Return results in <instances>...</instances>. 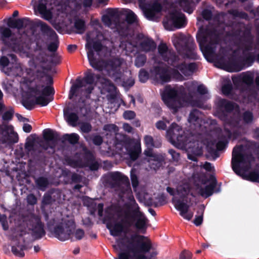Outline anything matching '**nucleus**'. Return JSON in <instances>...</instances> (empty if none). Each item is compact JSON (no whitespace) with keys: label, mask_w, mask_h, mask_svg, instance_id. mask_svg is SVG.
Segmentation results:
<instances>
[{"label":"nucleus","mask_w":259,"mask_h":259,"mask_svg":"<svg viewBox=\"0 0 259 259\" xmlns=\"http://www.w3.org/2000/svg\"><path fill=\"white\" fill-rule=\"evenodd\" d=\"M53 77L43 72L38 82L33 87H29L27 94L35 100L26 99L23 102V106L28 110L33 109L35 105L44 107L47 106L53 100L55 90L53 87Z\"/></svg>","instance_id":"f257e3e1"},{"label":"nucleus","mask_w":259,"mask_h":259,"mask_svg":"<svg viewBox=\"0 0 259 259\" xmlns=\"http://www.w3.org/2000/svg\"><path fill=\"white\" fill-rule=\"evenodd\" d=\"M105 220L109 221L106 226L110 230V234L119 236L121 233L126 234L132 223L129 221L130 213L128 211L123 210L118 204H112L106 210Z\"/></svg>","instance_id":"f03ea898"},{"label":"nucleus","mask_w":259,"mask_h":259,"mask_svg":"<svg viewBox=\"0 0 259 259\" xmlns=\"http://www.w3.org/2000/svg\"><path fill=\"white\" fill-rule=\"evenodd\" d=\"M117 245L120 250L131 251V253H146L152 248V243L149 239L138 234L132 235L130 237L125 236L117 240Z\"/></svg>","instance_id":"7ed1b4c3"},{"label":"nucleus","mask_w":259,"mask_h":259,"mask_svg":"<svg viewBox=\"0 0 259 259\" xmlns=\"http://www.w3.org/2000/svg\"><path fill=\"white\" fill-rule=\"evenodd\" d=\"M196 39L204 55L211 56L215 54V45L219 43V38L214 30L202 26L197 33Z\"/></svg>","instance_id":"20e7f679"},{"label":"nucleus","mask_w":259,"mask_h":259,"mask_svg":"<svg viewBox=\"0 0 259 259\" xmlns=\"http://www.w3.org/2000/svg\"><path fill=\"white\" fill-rule=\"evenodd\" d=\"M174 45L178 52L184 53L186 58L195 60L199 59V57L196 52V46L191 36L180 34Z\"/></svg>","instance_id":"39448f33"},{"label":"nucleus","mask_w":259,"mask_h":259,"mask_svg":"<svg viewBox=\"0 0 259 259\" xmlns=\"http://www.w3.org/2000/svg\"><path fill=\"white\" fill-rule=\"evenodd\" d=\"M104 46L100 40L93 41L92 42H88L85 45L87 50V57L90 65L95 69L101 71L103 70V60L97 58L95 56V52L97 55L101 57V52Z\"/></svg>","instance_id":"423d86ee"},{"label":"nucleus","mask_w":259,"mask_h":259,"mask_svg":"<svg viewBox=\"0 0 259 259\" xmlns=\"http://www.w3.org/2000/svg\"><path fill=\"white\" fill-rule=\"evenodd\" d=\"M106 182L111 188L122 193L130 188L128 177L118 171L108 172L106 176Z\"/></svg>","instance_id":"0eeeda50"},{"label":"nucleus","mask_w":259,"mask_h":259,"mask_svg":"<svg viewBox=\"0 0 259 259\" xmlns=\"http://www.w3.org/2000/svg\"><path fill=\"white\" fill-rule=\"evenodd\" d=\"M242 145L236 146L233 149L231 166L233 170L238 176H241V164H249L252 156L242 153Z\"/></svg>","instance_id":"6e6552de"},{"label":"nucleus","mask_w":259,"mask_h":259,"mask_svg":"<svg viewBox=\"0 0 259 259\" xmlns=\"http://www.w3.org/2000/svg\"><path fill=\"white\" fill-rule=\"evenodd\" d=\"M75 222L72 220H68L64 224L62 223L56 225L53 229L49 227L54 236L60 241L68 240L74 232L75 229Z\"/></svg>","instance_id":"1a4fd4ad"},{"label":"nucleus","mask_w":259,"mask_h":259,"mask_svg":"<svg viewBox=\"0 0 259 259\" xmlns=\"http://www.w3.org/2000/svg\"><path fill=\"white\" fill-rule=\"evenodd\" d=\"M161 98L164 103L175 112L181 107V96L178 91L169 85L165 87Z\"/></svg>","instance_id":"9d476101"},{"label":"nucleus","mask_w":259,"mask_h":259,"mask_svg":"<svg viewBox=\"0 0 259 259\" xmlns=\"http://www.w3.org/2000/svg\"><path fill=\"white\" fill-rule=\"evenodd\" d=\"M103 70L104 69L107 74L115 82H121L122 73L121 71V62L118 58H113L104 61L103 60Z\"/></svg>","instance_id":"9b49d317"},{"label":"nucleus","mask_w":259,"mask_h":259,"mask_svg":"<svg viewBox=\"0 0 259 259\" xmlns=\"http://www.w3.org/2000/svg\"><path fill=\"white\" fill-rule=\"evenodd\" d=\"M25 223L28 229L31 231L32 236L35 239H40L46 235L44 224L38 216H30L25 220Z\"/></svg>","instance_id":"f8f14e48"},{"label":"nucleus","mask_w":259,"mask_h":259,"mask_svg":"<svg viewBox=\"0 0 259 259\" xmlns=\"http://www.w3.org/2000/svg\"><path fill=\"white\" fill-rule=\"evenodd\" d=\"M166 18L163 23L165 28L168 30H172L174 28H181L187 24L185 15L177 11L170 12Z\"/></svg>","instance_id":"ddd939ff"},{"label":"nucleus","mask_w":259,"mask_h":259,"mask_svg":"<svg viewBox=\"0 0 259 259\" xmlns=\"http://www.w3.org/2000/svg\"><path fill=\"white\" fill-rule=\"evenodd\" d=\"M166 136L171 142L177 141L179 144H185L188 140L181 127L175 122L166 131Z\"/></svg>","instance_id":"4468645a"},{"label":"nucleus","mask_w":259,"mask_h":259,"mask_svg":"<svg viewBox=\"0 0 259 259\" xmlns=\"http://www.w3.org/2000/svg\"><path fill=\"white\" fill-rule=\"evenodd\" d=\"M157 49L158 53L163 61L171 66L176 64L179 56L174 51L169 50L166 44L161 42Z\"/></svg>","instance_id":"2eb2a0df"},{"label":"nucleus","mask_w":259,"mask_h":259,"mask_svg":"<svg viewBox=\"0 0 259 259\" xmlns=\"http://www.w3.org/2000/svg\"><path fill=\"white\" fill-rule=\"evenodd\" d=\"M235 105V103L225 99H220L217 103V110L220 114L221 119L229 124H231V121L227 113L232 112L234 109Z\"/></svg>","instance_id":"dca6fc26"},{"label":"nucleus","mask_w":259,"mask_h":259,"mask_svg":"<svg viewBox=\"0 0 259 259\" xmlns=\"http://www.w3.org/2000/svg\"><path fill=\"white\" fill-rule=\"evenodd\" d=\"M43 138L47 143L44 145L40 144V145L45 150H47L49 147L54 148L57 142L60 140L59 134L50 128L43 131Z\"/></svg>","instance_id":"f3484780"},{"label":"nucleus","mask_w":259,"mask_h":259,"mask_svg":"<svg viewBox=\"0 0 259 259\" xmlns=\"http://www.w3.org/2000/svg\"><path fill=\"white\" fill-rule=\"evenodd\" d=\"M132 219L137 220L135 223L136 228L142 233H145L147 229V219L144 214L140 211V207L135 208L132 211V214L130 215Z\"/></svg>","instance_id":"a211bd4d"},{"label":"nucleus","mask_w":259,"mask_h":259,"mask_svg":"<svg viewBox=\"0 0 259 259\" xmlns=\"http://www.w3.org/2000/svg\"><path fill=\"white\" fill-rule=\"evenodd\" d=\"M48 2V0H32L31 3H34V9L37 10L44 19L50 21L52 19L53 14L51 11L47 9Z\"/></svg>","instance_id":"6ab92c4d"},{"label":"nucleus","mask_w":259,"mask_h":259,"mask_svg":"<svg viewBox=\"0 0 259 259\" xmlns=\"http://www.w3.org/2000/svg\"><path fill=\"white\" fill-rule=\"evenodd\" d=\"M172 202L174 204L176 209L180 211V214L182 217L188 221L192 219L193 213L188 212L190 205L186 202H184L180 199L176 198V197L172 198Z\"/></svg>","instance_id":"aec40b11"},{"label":"nucleus","mask_w":259,"mask_h":259,"mask_svg":"<svg viewBox=\"0 0 259 259\" xmlns=\"http://www.w3.org/2000/svg\"><path fill=\"white\" fill-rule=\"evenodd\" d=\"M142 9L145 17L149 20H152L156 13L161 11L162 6L160 3L155 2L152 4H146Z\"/></svg>","instance_id":"412c9836"},{"label":"nucleus","mask_w":259,"mask_h":259,"mask_svg":"<svg viewBox=\"0 0 259 259\" xmlns=\"http://www.w3.org/2000/svg\"><path fill=\"white\" fill-rule=\"evenodd\" d=\"M233 83L235 85H236L237 89H240L243 91V88H242V83H244L247 85V88L251 87L253 83V77L248 74H243L242 76L236 77V78H232Z\"/></svg>","instance_id":"4be33fe9"},{"label":"nucleus","mask_w":259,"mask_h":259,"mask_svg":"<svg viewBox=\"0 0 259 259\" xmlns=\"http://www.w3.org/2000/svg\"><path fill=\"white\" fill-rule=\"evenodd\" d=\"M180 58L177 61L176 64L172 67L179 70L185 76L189 75L188 72L193 73L197 68V65L196 63H190L186 64L185 62L180 63Z\"/></svg>","instance_id":"5701e85b"},{"label":"nucleus","mask_w":259,"mask_h":259,"mask_svg":"<svg viewBox=\"0 0 259 259\" xmlns=\"http://www.w3.org/2000/svg\"><path fill=\"white\" fill-rule=\"evenodd\" d=\"M1 131L8 142L14 144L18 142V135L13 131L12 125H5Z\"/></svg>","instance_id":"b1692460"},{"label":"nucleus","mask_w":259,"mask_h":259,"mask_svg":"<svg viewBox=\"0 0 259 259\" xmlns=\"http://www.w3.org/2000/svg\"><path fill=\"white\" fill-rule=\"evenodd\" d=\"M32 25L35 27H40V31L44 34L51 37H57L58 36L55 31L47 23L40 20H37L32 22Z\"/></svg>","instance_id":"393cba45"},{"label":"nucleus","mask_w":259,"mask_h":259,"mask_svg":"<svg viewBox=\"0 0 259 259\" xmlns=\"http://www.w3.org/2000/svg\"><path fill=\"white\" fill-rule=\"evenodd\" d=\"M153 72L159 76L163 83L168 82L171 80V76L167 67L155 66L153 67Z\"/></svg>","instance_id":"a878e982"},{"label":"nucleus","mask_w":259,"mask_h":259,"mask_svg":"<svg viewBox=\"0 0 259 259\" xmlns=\"http://www.w3.org/2000/svg\"><path fill=\"white\" fill-rule=\"evenodd\" d=\"M211 182L209 185H206L204 188H201L199 189V194L205 198H207L212 195L214 189L217 186V181L215 178L212 176L210 177Z\"/></svg>","instance_id":"bb28decb"},{"label":"nucleus","mask_w":259,"mask_h":259,"mask_svg":"<svg viewBox=\"0 0 259 259\" xmlns=\"http://www.w3.org/2000/svg\"><path fill=\"white\" fill-rule=\"evenodd\" d=\"M126 151L131 160L134 161L137 160L141 152L140 144L135 143L133 145L128 144L126 147Z\"/></svg>","instance_id":"cd10ccee"},{"label":"nucleus","mask_w":259,"mask_h":259,"mask_svg":"<svg viewBox=\"0 0 259 259\" xmlns=\"http://www.w3.org/2000/svg\"><path fill=\"white\" fill-rule=\"evenodd\" d=\"M140 49L145 52L154 51L156 48L155 42L150 37H146L139 44Z\"/></svg>","instance_id":"c85d7f7f"},{"label":"nucleus","mask_w":259,"mask_h":259,"mask_svg":"<svg viewBox=\"0 0 259 259\" xmlns=\"http://www.w3.org/2000/svg\"><path fill=\"white\" fill-rule=\"evenodd\" d=\"M236 50V59L235 58H231L229 59V61L226 63V65L228 67L231 71H239L241 70L243 67L242 62L239 60V57H238V52Z\"/></svg>","instance_id":"c756f323"},{"label":"nucleus","mask_w":259,"mask_h":259,"mask_svg":"<svg viewBox=\"0 0 259 259\" xmlns=\"http://www.w3.org/2000/svg\"><path fill=\"white\" fill-rule=\"evenodd\" d=\"M24 41L21 36L19 37H12L8 45L6 46L14 50L21 51L24 47Z\"/></svg>","instance_id":"7c9ffc66"},{"label":"nucleus","mask_w":259,"mask_h":259,"mask_svg":"<svg viewBox=\"0 0 259 259\" xmlns=\"http://www.w3.org/2000/svg\"><path fill=\"white\" fill-rule=\"evenodd\" d=\"M131 251L124 250L118 254V258L116 259H147V257L144 254H142L141 253H132L131 254Z\"/></svg>","instance_id":"2f4dec72"},{"label":"nucleus","mask_w":259,"mask_h":259,"mask_svg":"<svg viewBox=\"0 0 259 259\" xmlns=\"http://www.w3.org/2000/svg\"><path fill=\"white\" fill-rule=\"evenodd\" d=\"M228 142L219 140L216 144V149H215L212 146H208L207 150L208 152L212 155L215 156V157H219L218 151H222L224 150L227 145L228 144Z\"/></svg>","instance_id":"473e14b6"},{"label":"nucleus","mask_w":259,"mask_h":259,"mask_svg":"<svg viewBox=\"0 0 259 259\" xmlns=\"http://www.w3.org/2000/svg\"><path fill=\"white\" fill-rule=\"evenodd\" d=\"M24 21H29L30 20L27 18L18 19L17 20H14L12 18H9L7 20V25L9 28L20 29L24 27Z\"/></svg>","instance_id":"72a5a7b5"},{"label":"nucleus","mask_w":259,"mask_h":259,"mask_svg":"<svg viewBox=\"0 0 259 259\" xmlns=\"http://www.w3.org/2000/svg\"><path fill=\"white\" fill-rule=\"evenodd\" d=\"M84 159L88 163V166L91 170H97L99 168V163L95 161L94 156L90 151H87L84 155Z\"/></svg>","instance_id":"f704fd0d"},{"label":"nucleus","mask_w":259,"mask_h":259,"mask_svg":"<svg viewBox=\"0 0 259 259\" xmlns=\"http://www.w3.org/2000/svg\"><path fill=\"white\" fill-rule=\"evenodd\" d=\"M12 32L11 30L4 26H0V39L5 45H8L9 44L7 38L12 36Z\"/></svg>","instance_id":"c9c22d12"},{"label":"nucleus","mask_w":259,"mask_h":259,"mask_svg":"<svg viewBox=\"0 0 259 259\" xmlns=\"http://www.w3.org/2000/svg\"><path fill=\"white\" fill-rule=\"evenodd\" d=\"M79 139V136L76 133L66 134L60 138V141L63 144L68 141L70 144L74 145L78 142Z\"/></svg>","instance_id":"e433bc0d"},{"label":"nucleus","mask_w":259,"mask_h":259,"mask_svg":"<svg viewBox=\"0 0 259 259\" xmlns=\"http://www.w3.org/2000/svg\"><path fill=\"white\" fill-rule=\"evenodd\" d=\"M85 86V85L83 84V81L80 79H76L75 83L71 87L69 95V99H71L74 96L77 97L78 96L77 92L79 89Z\"/></svg>","instance_id":"4c0bfd02"},{"label":"nucleus","mask_w":259,"mask_h":259,"mask_svg":"<svg viewBox=\"0 0 259 259\" xmlns=\"http://www.w3.org/2000/svg\"><path fill=\"white\" fill-rule=\"evenodd\" d=\"M228 124L225 122L224 123V128L223 131L222 129L220 128V132L219 133L218 135V138L219 140L221 141H225L229 142V140L232 137V133L231 131L226 127V125ZM232 123H231L232 125ZM229 125H230L229 124Z\"/></svg>","instance_id":"58836bf2"},{"label":"nucleus","mask_w":259,"mask_h":259,"mask_svg":"<svg viewBox=\"0 0 259 259\" xmlns=\"http://www.w3.org/2000/svg\"><path fill=\"white\" fill-rule=\"evenodd\" d=\"M64 114L67 121L72 126H75L79 119L78 115L75 113L69 112L66 111H64Z\"/></svg>","instance_id":"ea45409f"},{"label":"nucleus","mask_w":259,"mask_h":259,"mask_svg":"<svg viewBox=\"0 0 259 259\" xmlns=\"http://www.w3.org/2000/svg\"><path fill=\"white\" fill-rule=\"evenodd\" d=\"M204 209L205 206L204 205H200L198 206L197 210V215L195 216V218L193 221L194 224L196 226H199L202 223Z\"/></svg>","instance_id":"a19ab883"},{"label":"nucleus","mask_w":259,"mask_h":259,"mask_svg":"<svg viewBox=\"0 0 259 259\" xmlns=\"http://www.w3.org/2000/svg\"><path fill=\"white\" fill-rule=\"evenodd\" d=\"M243 58L242 61V65L247 67L251 66L256 61L255 55L252 52H248L246 55H243Z\"/></svg>","instance_id":"79ce46f5"},{"label":"nucleus","mask_w":259,"mask_h":259,"mask_svg":"<svg viewBox=\"0 0 259 259\" xmlns=\"http://www.w3.org/2000/svg\"><path fill=\"white\" fill-rule=\"evenodd\" d=\"M144 142L146 147L159 148L161 145V143L160 141H154L152 136L148 135L145 136Z\"/></svg>","instance_id":"37998d69"},{"label":"nucleus","mask_w":259,"mask_h":259,"mask_svg":"<svg viewBox=\"0 0 259 259\" xmlns=\"http://www.w3.org/2000/svg\"><path fill=\"white\" fill-rule=\"evenodd\" d=\"M74 28L77 33L82 34L85 30V23L84 20L78 18L75 20L74 23Z\"/></svg>","instance_id":"c03bdc74"},{"label":"nucleus","mask_w":259,"mask_h":259,"mask_svg":"<svg viewBox=\"0 0 259 259\" xmlns=\"http://www.w3.org/2000/svg\"><path fill=\"white\" fill-rule=\"evenodd\" d=\"M153 147H147V149L145 150L144 153L147 157L154 158V161L156 162L155 166H153V165L154 164V163H152L151 164V167L153 168L154 169H156L159 168L161 166V163L160 161H158L155 159V157L154 156L153 153Z\"/></svg>","instance_id":"a18cd8bd"},{"label":"nucleus","mask_w":259,"mask_h":259,"mask_svg":"<svg viewBox=\"0 0 259 259\" xmlns=\"http://www.w3.org/2000/svg\"><path fill=\"white\" fill-rule=\"evenodd\" d=\"M189 192V189L188 187L181 186L177 189V194L179 195L180 197L179 199L184 202H186V203L187 202L186 199ZM177 198L178 199V198Z\"/></svg>","instance_id":"49530a36"},{"label":"nucleus","mask_w":259,"mask_h":259,"mask_svg":"<svg viewBox=\"0 0 259 259\" xmlns=\"http://www.w3.org/2000/svg\"><path fill=\"white\" fill-rule=\"evenodd\" d=\"M24 249H25L24 247L20 246L19 243H18L16 245H13L12 246L11 251L15 256L19 257H23L25 256Z\"/></svg>","instance_id":"de8ad7c7"},{"label":"nucleus","mask_w":259,"mask_h":259,"mask_svg":"<svg viewBox=\"0 0 259 259\" xmlns=\"http://www.w3.org/2000/svg\"><path fill=\"white\" fill-rule=\"evenodd\" d=\"M35 184L38 189L45 191L49 185V181L46 178L40 177L35 180Z\"/></svg>","instance_id":"09e8293b"},{"label":"nucleus","mask_w":259,"mask_h":259,"mask_svg":"<svg viewBox=\"0 0 259 259\" xmlns=\"http://www.w3.org/2000/svg\"><path fill=\"white\" fill-rule=\"evenodd\" d=\"M179 5L184 11L189 14L193 13L194 9L189 0H180Z\"/></svg>","instance_id":"8fccbe9b"},{"label":"nucleus","mask_w":259,"mask_h":259,"mask_svg":"<svg viewBox=\"0 0 259 259\" xmlns=\"http://www.w3.org/2000/svg\"><path fill=\"white\" fill-rule=\"evenodd\" d=\"M84 204L88 207L90 214L95 215L97 208V203L93 199L88 198L84 201Z\"/></svg>","instance_id":"3c124183"},{"label":"nucleus","mask_w":259,"mask_h":259,"mask_svg":"<svg viewBox=\"0 0 259 259\" xmlns=\"http://www.w3.org/2000/svg\"><path fill=\"white\" fill-rule=\"evenodd\" d=\"M246 97L244 98L247 99L248 102H253L257 99V93L254 90L246 89Z\"/></svg>","instance_id":"603ef678"},{"label":"nucleus","mask_w":259,"mask_h":259,"mask_svg":"<svg viewBox=\"0 0 259 259\" xmlns=\"http://www.w3.org/2000/svg\"><path fill=\"white\" fill-rule=\"evenodd\" d=\"M147 57L145 54H138L135 60V65L138 68L143 67L146 63Z\"/></svg>","instance_id":"864d4df0"},{"label":"nucleus","mask_w":259,"mask_h":259,"mask_svg":"<svg viewBox=\"0 0 259 259\" xmlns=\"http://www.w3.org/2000/svg\"><path fill=\"white\" fill-rule=\"evenodd\" d=\"M82 81H83V84L85 83L92 85L95 82V74L92 72L91 70L89 71L87 73H85L84 77L82 79H81Z\"/></svg>","instance_id":"5fc2aeb1"},{"label":"nucleus","mask_w":259,"mask_h":259,"mask_svg":"<svg viewBox=\"0 0 259 259\" xmlns=\"http://www.w3.org/2000/svg\"><path fill=\"white\" fill-rule=\"evenodd\" d=\"M200 114L201 112L199 110L197 109H193L189 114L188 118L189 122L190 123L197 122Z\"/></svg>","instance_id":"6e6d98bb"},{"label":"nucleus","mask_w":259,"mask_h":259,"mask_svg":"<svg viewBox=\"0 0 259 259\" xmlns=\"http://www.w3.org/2000/svg\"><path fill=\"white\" fill-rule=\"evenodd\" d=\"M229 13L236 18H239L245 20H248L249 17L248 14L243 11H239L238 10H231L229 11Z\"/></svg>","instance_id":"4d7b16f0"},{"label":"nucleus","mask_w":259,"mask_h":259,"mask_svg":"<svg viewBox=\"0 0 259 259\" xmlns=\"http://www.w3.org/2000/svg\"><path fill=\"white\" fill-rule=\"evenodd\" d=\"M245 177L247 180L259 183V171L256 170L251 171Z\"/></svg>","instance_id":"13d9d810"},{"label":"nucleus","mask_w":259,"mask_h":259,"mask_svg":"<svg viewBox=\"0 0 259 259\" xmlns=\"http://www.w3.org/2000/svg\"><path fill=\"white\" fill-rule=\"evenodd\" d=\"M30 136L32 138H27L24 146L25 150L28 152H30L33 150L35 142V138L33 137L35 136V135H31Z\"/></svg>","instance_id":"bf43d9fd"},{"label":"nucleus","mask_w":259,"mask_h":259,"mask_svg":"<svg viewBox=\"0 0 259 259\" xmlns=\"http://www.w3.org/2000/svg\"><path fill=\"white\" fill-rule=\"evenodd\" d=\"M243 122L246 124L251 123L253 119V114L249 111H245L242 115Z\"/></svg>","instance_id":"052dcab7"},{"label":"nucleus","mask_w":259,"mask_h":259,"mask_svg":"<svg viewBox=\"0 0 259 259\" xmlns=\"http://www.w3.org/2000/svg\"><path fill=\"white\" fill-rule=\"evenodd\" d=\"M55 201V199L53 198L51 194L45 193L43 196L41 203L43 205H48L52 204Z\"/></svg>","instance_id":"680f3d73"},{"label":"nucleus","mask_w":259,"mask_h":259,"mask_svg":"<svg viewBox=\"0 0 259 259\" xmlns=\"http://www.w3.org/2000/svg\"><path fill=\"white\" fill-rule=\"evenodd\" d=\"M14 114V110L10 107L8 110L5 112L2 115V119L4 121H10L12 119Z\"/></svg>","instance_id":"e2e57ef3"},{"label":"nucleus","mask_w":259,"mask_h":259,"mask_svg":"<svg viewBox=\"0 0 259 259\" xmlns=\"http://www.w3.org/2000/svg\"><path fill=\"white\" fill-rule=\"evenodd\" d=\"M103 130L106 131V133L111 132V134L113 135L114 133L118 132V127L114 124H107L104 126Z\"/></svg>","instance_id":"0e129e2a"},{"label":"nucleus","mask_w":259,"mask_h":259,"mask_svg":"<svg viewBox=\"0 0 259 259\" xmlns=\"http://www.w3.org/2000/svg\"><path fill=\"white\" fill-rule=\"evenodd\" d=\"M136 19V14L132 10H129L125 16L126 22L129 24H132L135 22Z\"/></svg>","instance_id":"69168bd1"},{"label":"nucleus","mask_w":259,"mask_h":259,"mask_svg":"<svg viewBox=\"0 0 259 259\" xmlns=\"http://www.w3.org/2000/svg\"><path fill=\"white\" fill-rule=\"evenodd\" d=\"M149 73L144 69H141L139 73V78L140 82H146L149 78Z\"/></svg>","instance_id":"338daca9"},{"label":"nucleus","mask_w":259,"mask_h":259,"mask_svg":"<svg viewBox=\"0 0 259 259\" xmlns=\"http://www.w3.org/2000/svg\"><path fill=\"white\" fill-rule=\"evenodd\" d=\"M233 90V86L231 82L224 84L222 87V92L226 96L231 94Z\"/></svg>","instance_id":"774afa93"}]
</instances>
